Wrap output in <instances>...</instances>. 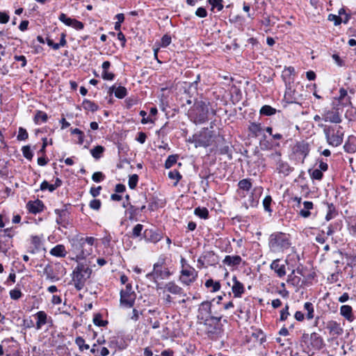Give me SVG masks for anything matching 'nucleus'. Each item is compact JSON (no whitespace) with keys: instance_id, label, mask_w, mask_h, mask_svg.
I'll return each mask as SVG.
<instances>
[{"instance_id":"nucleus-1","label":"nucleus","mask_w":356,"mask_h":356,"mask_svg":"<svg viewBox=\"0 0 356 356\" xmlns=\"http://www.w3.org/2000/svg\"><path fill=\"white\" fill-rule=\"evenodd\" d=\"M216 298L211 301H204L200 304L197 309V319L206 326H211L210 322L214 324V329L218 326L222 318L218 311L213 310Z\"/></svg>"},{"instance_id":"nucleus-2","label":"nucleus","mask_w":356,"mask_h":356,"mask_svg":"<svg viewBox=\"0 0 356 356\" xmlns=\"http://www.w3.org/2000/svg\"><path fill=\"white\" fill-rule=\"evenodd\" d=\"M95 240V238L92 236L81 237L74 240L72 248L77 260L83 259L92 254Z\"/></svg>"},{"instance_id":"nucleus-3","label":"nucleus","mask_w":356,"mask_h":356,"mask_svg":"<svg viewBox=\"0 0 356 356\" xmlns=\"http://www.w3.org/2000/svg\"><path fill=\"white\" fill-rule=\"evenodd\" d=\"M268 245L273 252H283L291 245L289 235L282 232L273 233L270 236Z\"/></svg>"},{"instance_id":"nucleus-4","label":"nucleus","mask_w":356,"mask_h":356,"mask_svg":"<svg viewBox=\"0 0 356 356\" xmlns=\"http://www.w3.org/2000/svg\"><path fill=\"white\" fill-rule=\"evenodd\" d=\"M92 269L87 265L79 263L72 273V281L76 290L81 291L88 279L90 277Z\"/></svg>"},{"instance_id":"nucleus-5","label":"nucleus","mask_w":356,"mask_h":356,"mask_svg":"<svg viewBox=\"0 0 356 356\" xmlns=\"http://www.w3.org/2000/svg\"><path fill=\"white\" fill-rule=\"evenodd\" d=\"M166 257L161 255L153 266V270L146 275L147 278L156 282L157 280H165L172 275L170 270L165 266Z\"/></svg>"},{"instance_id":"nucleus-6","label":"nucleus","mask_w":356,"mask_h":356,"mask_svg":"<svg viewBox=\"0 0 356 356\" xmlns=\"http://www.w3.org/2000/svg\"><path fill=\"white\" fill-rule=\"evenodd\" d=\"M324 134L328 144L333 147H338L343 142V132L340 126L335 132L332 127H325L324 129Z\"/></svg>"},{"instance_id":"nucleus-7","label":"nucleus","mask_w":356,"mask_h":356,"mask_svg":"<svg viewBox=\"0 0 356 356\" xmlns=\"http://www.w3.org/2000/svg\"><path fill=\"white\" fill-rule=\"evenodd\" d=\"M197 277V272L190 265H186V268H182L180 271L179 281L184 285L189 286Z\"/></svg>"},{"instance_id":"nucleus-8","label":"nucleus","mask_w":356,"mask_h":356,"mask_svg":"<svg viewBox=\"0 0 356 356\" xmlns=\"http://www.w3.org/2000/svg\"><path fill=\"white\" fill-rule=\"evenodd\" d=\"M270 157L276 161V170L279 174L288 176L293 170V168L291 167L287 162L281 160L280 152L271 154Z\"/></svg>"},{"instance_id":"nucleus-9","label":"nucleus","mask_w":356,"mask_h":356,"mask_svg":"<svg viewBox=\"0 0 356 356\" xmlns=\"http://www.w3.org/2000/svg\"><path fill=\"white\" fill-rule=\"evenodd\" d=\"M211 137L212 136L211 132L208 130V129H204L200 133V134L193 136V142L195 143V146L196 147L209 146L211 144Z\"/></svg>"},{"instance_id":"nucleus-10","label":"nucleus","mask_w":356,"mask_h":356,"mask_svg":"<svg viewBox=\"0 0 356 356\" xmlns=\"http://www.w3.org/2000/svg\"><path fill=\"white\" fill-rule=\"evenodd\" d=\"M143 237L145 241L156 243L162 239L163 234L157 229H147L144 231Z\"/></svg>"},{"instance_id":"nucleus-11","label":"nucleus","mask_w":356,"mask_h":356,"mask_svg":"<svg viewBox=\"0 0 356 356\" xmlns=\"http://www.w3.org/2000/svg\"><path fill=\"white\" fill-rule=\"evenodd\" d=\"M136 298V293L120 291V305L127 308H131L134 305Z\"/></svg>"},{"instance_id":"nucleus-12","label":"nucleus","mask_w":356,"mask_h":356,"mask_svg":"<svg viewBox=\"0 0 356 356\" xmlns=\"http://www.w3.org/2000/svg\"><path fill=\"white\" fill-rule=\"evenodd\" d=\"M238 189L237 191L238 194L241 197H245L246 193L249 192L251 189L252 184L250 179H243L238 183Z\"/></svg>"},{"instance_id":"nucleus-13","label":"nucleus","mask_w":356,"mask_h":356,"mask_svg":"<svg viewBox=\"0 0 356 356\" xmlns=\"http://www.w3.org/2000/svg\"><path fill=\"white\" fill-rule=\"evenodd\" d=\"M55 213L57 215L56 222L58 225H62L66 227L68 224L69 213L66 209H55Z\"/></svg>"},{"instance_id":"nucleus-14","label":"nucleus","mask_w":356,"mask_h":356,"mask_svg":"<svg viewBox=\"0 0 356 356\" xmlns=\"http://www.w3.org/2000/svg\"><path fill=\"white\" fill-rule=\"evenodd\" d=\"M310 345L314 350H321L325 346L323 338L316 332H312L309 336Z\"/></svg>"},{"instance_id":"nucleus-15","label":"nucleus","mask_w":356,"mask_h":356,"mask_svg":"<svg viewBox=\"0 0 356 356\" xmlns=\"http://www.w3.org/2000/svg\"><path fill=\"white\" fill-rule=\"evenodd\" d=\"M326 327L329 330L330 334L333 336H340L343 332V329L340 323L335 321H328Z\"/></svg>"},{"instance_id":"nucleus-16","label":"nucleus","mask_w":356,"mask_h":356,"mask_svg":"<svg viewBox=\"0 0 356 356\" xmlns=\"http://www.w3.org/2000/svg\"><path fill=\"white\" fill-rule=\"evenodd\" d=\"M261 194L260 188H254V190L251 192L250 196L245 204L248 207H255L257 206L259 203V200Z\"/></svg>"},{"instance_id":"nucleus-17","label":"nucleus","mask_w":356,"mask_h":356,"mask_svg":"<svg viewBox=\"0 0 356 356\" xmlns=\"http://www.w3.org/2000/svg\"><path fill=\"white\" fill-rule=\"evenodd\" d=\"M165 291L174 294V295H181L186 296V293H184V290L179 285L175 284L174 282H169L164 286Z\"/></svg>"},{"instance_id":"nucleus-18","label":"nucleus","mask_w":356,"mask_h":356,"mask_svg":"<svg viewBox=\"0 0 356 356\" xmlns=\"http://www.w3.org/2000/svg\"><path fill=\"white\" fill-rule=\"evenodd\" d=\"M233 280V286L232 287V292L235 298H241L242 294L245 291L243 284L239 282L236 276H234L232 278Z\"/></svg>"},{"instance_id":"nucleus-19","label":"nucleus","mask_w":356,"mask_h":356,"mask_svg":"<svg viewBox=\"0 0 356 356\" xmlns=\"http://www.w3.org/2000/svg\"><path fill=\"white\" fill-rule=\"evenodd\" d=\"M44 207V205L43 202L40 200H37L34 202H29L27 204V209L29 211L30 213H38L43 211Z\"/></svg>"},{"instance_id":"nucleus-20","label":"nucleus","mask_w":356,"mask_h":356,"mask_svg":"<svg viewBox=\"0 0 356 356\" xmlns=\"http://www.w3.org/2000/svg\"><path fill=\"white\" fill-rule=\"evenodd\" d=\"M242 261V259L239 255H227L224 258L222 263L230 267L238 266Z\"/></svg>"},{"instance_id":"nucleus-21","label":"nucleus","mask_w":356,"mask_h":356,"mask_svg":"<svg viewBox=\"0 0 356 356\" xmlns=\"http://www.w3.org/2000/svg\"><path fill=\"white\" fill-rule=\"evenodd\" d=\"M280 259L274 260L270 264V268L279 277H282L286 275L285 266L280 264Z\"/></svg>"},{"instance_id":"nucleus-22","label":"nucleus","mask_w":356,"mask_h":356,"mask_svg":"<svg viewBox=\"0 0 356 356\" xmlns=\"http://www.w3.org/2000/svg\"><path fill=\"white\" fill-rule=\"evenodd\" d=\"M323 120L325 122H330L332 123H340L341 122V118L339 113L337 111H327L324 117Z\"/></svg>"},{"instance_id":"nucleus-23","label":"nucleus","mask_w":356,"mask_h":356,"mask_svg":"<svg viewBox=\"0 0 356 356\" xmlns=\"http://www.w3.org/2000/svg\"><path fill=\"white\" fill-rule=\"evenodd\" d=\"M295 151L303 156V159L306 158L309 152V144L303 141L299 142L295 146Z\"/></svg>"},{"instance_id":"nucleus-24","label":"nucleus","mask_w":356,"mask_h":356,"mask_svg":"<svg viewBox=\"0 0 356 356\" xmlns=\"http://www.w3.org/2000/svg\"><path fill=\"white\" fill-rule=\"evenodd\" d=\"M340 314L349 322H353L355 319L353 314V309L350 305H342L340 308Z\"/></svg>"},{"instance_id":"nucleus-25","label":"nucleus","mask_w":356,"mask_h":356,"mask_svg":"<svg viewBox=\"0 0 356 356\" xmlns=\"http://www.w3.org/2000/svg\"><path fill=\"white\" fill-rule=\"evenodd\" d=\"M37 318L36 329L40 330L41 327L47 323V315L44 311H40L35 314Z\"/></svg>"},{"instance_id":"nucleus-26","label":"nucleus","mask_w":356,"mask_h":356,"mask_svg":"<svg viewBox=\"0 0 356 356\" xmlns=\"http://www.w3.org/2000/svg\"><path fill=\"white\" fill-rule=\"evenodd\" d=\"M344 150L348 153H353L356 151V138H350L343 145Z\"/></svg>"},{"instance_id":"nucleus-27","label":"nucleus","mask_w":356,"mask_h":356,"mask_svg":"<svg viewBox=\"0 0 356 356\" xmlns=\"http://www.w3.org/2000/svg\"><path fill=\"white\" fill-rule=\"evenodd\" d=\"M50 254L56 257H64L66 254L65 248L63 245H57L51 250Z\"/></svg>"},{"instance_id":"nucleus-28","label":"nucleus","mask_w":356,"mask_h":356,"mask_svg":"<svg viewBox=\"0 0 356 356\" xmlns=\"http://www.w3.org/2000/svg\"><path fill=\"white\" fill-rule=\"evenodd\" d=\"M82 106L84 110L92 112H95L99 109V106L97 104L88 99H84L83 101Z\"/></svg>"},{"instance_id":"nucleus-29","label":"nucleus","mask_w":356,"mask_h":356,"mask_svg":"<svg viewBox=\"0 0 356 356\" xmlns=\"http://www.w3.org/2000/svg\"><path fill=\"white\" fill-rule=\"evenodd\" d=\"M208 110L195 111V122L202 124L207 120Z\"/></svg>"},{"instance_id":"nucleus-30","label":"nucleus","mask_w":356,"mask_h":356,"mask_svg":"<svg viewBox=\"0 0 356 356\" xmlns=\"http://www.w3.org/2000/svg\"><path fill=\"white\" fill-rule=\"evenodd\" d=\"M304 209L300 211V215L304 218H308L310 216L309 210L313 209V203L310 201L303 202Z\"/></svg>"},{"instance_id":"nucleus-31","label":"nucleus","mask_w":356,"mask_h":356,"mask_svg":"<svg viewBox=\"0 0 356 356\" xmlns=\"http://www.w3.org/2000/svg\"><path fill=\"white\" fill-rule=\"evenodd\" d=\"M203 259L206 260L208 265H213L215 264L217 261L216 259V256L215 255L214 252L212 251H207L205 252L202 256Z\"/></svg>"},{"instance_id":"nucleus-32","label":"nucleus","mask_w":356,"mask_h":356,"mask_svg":"<svg viewBox=\"0 0 356 356\" xmlns=\"http://www.w3.org/2000/svg\"><path fill=\"white\" fill-rule=\"evenodd\" d=\"M304 309L307 312L306 318L311 320L314 317V307L312 302H307L304 304Z\"/></svg>"},{"instance_id":"nucleus-33","label":"nucleus","mask_w":356,"mask_h":356,"mask_svg":"<svg viewBox=\"0 0 356 356\" xmlns=\"http://www.w3.org/2000/svg\"><path fill=\"white\" fill-rule=\"evenodd\" d=\"M194 213L202 219L209 218V211L205 207H197L195 209Z\"/></svg>"},{"instance_id":"nucleus-34","label":"nucleus","mask_w":356,"mask_h":356,"mask_svg":"<svg viewBox=\"0 0 356 356\" xmlns=\"http://www.w3.org/2000/svg\"><path fill=\"white\" fill-rule=\"evenodd\" d=\"M276 113V109L269 105H264L260 109V114L266 116H270Z\"/></svg>"},{"instance_id":"nucleus-35","label":"nucleus","mask_w":356,"mask_h":356,"mask_svg":"<svg viewBox=\"0 0 356 356\" xmlns=\"http://www.w3.org/2000/svg\"><path fill=\"white\" fill-rule=\"evenodd\" d=\"M104 151V147L103 146L97 145L90 149V153L95 159H99L102 157Z\"/></svg>"},{"instance_id":"nucleus-36","label":"nucleus","mask_w":356,"mask_h":356,"mask_svg":"<svg viewBox=\"0 0 356 356\" xmlns=\"http://www.w3.org/2000/svg\"><path fill=\"white\" fill-rule=\"evenodd\" d=\"M205 286L207 288L212 287V292H216L220 289V284L219 282H214L212 279H209L205 282Z\"/></svg>"},{"instance_id":"nucleus-37","label":"nucleus","mask_w":356,"mask_h":356,"mask_svg":"<svg viewBox=\"0 0 356 356\" xmlns=\"http://www.w3.org/2000/svg\"><path fill=\"white\" fill-rule=\"evenodd\" d=\"M48 119L47 113L43 111H38L35 115L34 121L36 124H39L40 122H45Z\"/></svg>"},{"instance_id":"nucleus-38","label":"nucleus","mask_w":356,"mask_h":356,"mask_svg":"<svg viewBox=\"0 0 356 356\" xmlns=\"http://www.w3.org/2000/svg\"><path fill=\"white\" fill-rule=\"evenodd\" d=\"M286 92H285V97L291 98V99L296 100L298 99V96L295 93L294 90H292L291 89V84L290 83H286Z\"/></svg>"},{"instance_id":"nucleus-39","label":"nucleus","mask_w":356,"mask_h":356,"mask_svg":"<svg viewBox=\"0 0 356 356\" xmlns=\"http://www.w3.org/2000/svg\"><path fill=\"white\" fill-rule=\"evenodd\" d=\"M127 95V90L124 86H118L116 87V89L115 90V96L117 98L122 99L124 97H126Z\"/></svg>"},{"instance_id":"nucleus-40","label":"nucleus","mask_w":356,"mask_h":356,"mask_svg":"<svg viewBox=\"0 0 356 356\" xmlns=\"http://www.w3.org/2000/svg\"><path fill=\"white\" fill-rule=\"evenodd\" d=\"M309 173L312 179L321 180L323 177V172L319 169L309 170Z\"/></svg>"},{"instance_id":"nucleus-41","label":"nucleus","mask_w":356,"mask_h":356,"mask_svg":"<svg viewBox=\"0 0 356 356\" xmlns=\"http://www.w3.org/2000/svg\"><path fill=\"white\" fill-rule=\"evenodd\" d=\"M208 2L212 10L216 8L218 11H221L223 9L222 0H208Z\"/></svg>"},{"instance_id":"nucleus-42","label":"nucleus","mask_w":356,"mask_h":356,"mask_svg":"<svg viewBox=\"0 0 356 356\" xmlns=\"http://www.w3.org/2000/svg\"><path fill=\"white\" fill-rule=\"evenodd\" d=\"M71 134L73 135H76L78 136V143L79 145H82L84 141V134L80 129L75 128L71 129Z\"/></svg>"},{"instance_id":"nucleus-43","label":"nucleus","mask_w":356,"mask_h":356,"mask_svg":"<svg viewBox=\"0 0 356 356\" xmlns=\"http://www.w3.org/2000/svg\"><path fill=\"white\" fill-rule=\"evenodd\" d=\"M59 20L66 26H72L74 19L68 17L65 13H61L58 17Z\"/></svg>"},{"instance_id":"nucleus-44","label":"nucleus","mask_w":356,"mask_h":356,"mask_svg":"<svg viewBox=\"0 0 356 356\" xmlns=\"http://www.w3.org/2000/svg\"><path fill=\"white\" fill-rule=\"evenodd\" d=\"M127 204H129V207L127 210V212L129 214V219H132L134 218L135 216L138 214L139 207H137L136 206L134 205H131L130 202H127Z\"/></svg>"},{"instance_id":"nucleus-45","label":"nucleus","mask_w":356,"mask_h":356,"mask_svg":"<svg viewBox=\"0 0 356 356\" xmlns=\"http://www.w3.org/2000/svg\"><path fill=\"white\" fill-rule=\"evenodd\" d=\"M23 156L28 160H31L33 154L29 145L23 146L22 148Z\"/></svg>"},{"instance_id":"nucleus-46","label":"nucleus","mask_w":356,"mask_h":356,"mask_svg":"<svg viewBox=\"0 0 356 356\" xmlns=\"http://www.w3.org/2000/svg\"><path fill=\"white\" fill-rule=\"evenodd\" d=\"M177 155H170L165 161V168L168 169L177 163Z\"/></svg>"},{"instance_id":"nucleus-47","label":"nucleus","mask_w":356,"mask_h":356,"mask_svg":"<svg viewBox=\"0 0 356 356\" xmlns=\"http://www.w3.org/2000/svg\"><path fill=\"white\" fill-rule=\"evenodd\" d=\"M75 343L79 346L80 350L81 351H83V350H88L90 348L89 345L86 344L85 340L81 337H76Z\"/></svg>"},{"instance_id":"nucleus-48","label":"nucleus","mask_w":356,"mask_h":356,"mask_svg":"<svg viewBox=\"0 0 356 356\" xmlns=\"http://www.w3.org/2000/svg\"><path fill=\"white\" fill-rule=\"evenodd\" d=\"M200 76L197 75L196 80L194 81L193 82L189 83L188 90L192 92L193 95L197 94V85H198V83L200 82Z\"/></svg>"},{"instance_id":"nucleus-49","label":"nucleus","mask_w":356,"mask_h":356,"mask_svg":"<svg viewBox=\"0 0 356 356\" xmlns=\"http://www.w3.org/2000/svg\"><path fill=\"white\" fill-rule=\"evenodd\" d=\"M249 130L252 134L257 136L261 131V127L260 124L252 122L249 127Z\"/></svg>"},{"instance_id":"nucleus-50","label":"nucleus","mask_w":356,"mask_h":356,"mask_svg":"<svg viewBox=\"0 0 356 356\" xmlns=\"http://www.w3.org/2000/svg\"><path fill=\"white\" fill-rule=\"evenodd\" d=\"M195 109L194 111H202L204 110H208L206 104L202 101L195 100L194 102Z\"/></svg>"},{"instance_id":"nucleus-51","label":"nucleus","mask_w":356,"mask_h":356,"mask_svg":"<svg viewBox=\"0 0 356 356\" xmlns=\"http://www.w3.org/2000/svg\"><path fill=\"white\" fill-rule=\"evenodd\" d=\"M143 229V225L141 224H137L132 229L131 236L133 238H137L141 235V232Z\"/></svg>"},{"instance_id":"nucleus-52","label":"nucleus","mask_w":356,"mask_h":356,"mask_svg":"<svg viewBox=\"0 0 356 356\" xmlns=\"http://www.w3.org/2000/svg\"><path fill=\"white\" fill-rule=\"evenodd\" d=\"M138 181V176L136 174L132 175L129 178V186L131 189H134Z\"/></svg>"},{"instance_id":"nucleus-53","label":"nucleus","mask_w":356,"mask_h":356,"mask_svg":"<svg viewBox=\"0 0 356 356\" xmlns=\"http://www.w3.org/2000/svg\"><path fill=\"white\" fill-rule=\"evenodd\" d=\"M29 134L25 129L23 127L19 128L18 135L17 138L18 140H25L28 138Z\"/></svg>"},{"instance_id":"nucleus-54","label":"nucleus","mask_w":356,"mask_h":356,"mask_svg":"<svg viewBox=\"0 0 356 356\" xmlns=\"http://www.w3.org/2000/svg\"><path fill=\"white\" fill-rule=\"evenodd\" d=\"M272 202V198L270 195L266 196L263 200V206L264 210L268 212H271L272 210L270 209V204Z\"/></svg>"},{"instance_id":"nucleus-55","label":"nucleus","mask_w":356,"mask_h":356,"mask_svg":"<svg viewBox=\"0 0 356 356\" xmlns=\"http://www.w3.org/2000/svg\"><path fill=\"white\" fill-rule=\"evenodd\" d=\"M93 323L97 326H105L107 324V321H104L102 319V316L99 314H96L93 318Z\"/></svg>"},{"instance_id":"nucleus-56","label":"nucleus","mask_w":356,"mask_h":356,"mask_svg":"<svg viewBox=\"0 0 356 356\" xmlns=\"http://www.w3.org/2000/svg\"><path fill=\"white\" fill-rule=\"evenodd\" d=\"M168 177L171 179H175L176 180L175 185H176L177 184V182L181 179V175L177 170H175L172 171H170L168 172Z\"/></svg>"},{"instance_id":"nucleus-57","label":"nucleus","mask_w":356,"mask_h":356,"mask_svg":"<svg viewBox=\"0 0 356 356\" xmlns=\"http://www.w3.org/2000/svg\"><path fill=\"white\" fill-rule=\"evenodd\" d=\"M328 20L331 21V22H334V24L335 26H338V25L341 24V23L343 21V19L340 16L333 15V14H330L328 15Z\"/></svg>"},{"instance_id":"nucleus-58","label":"nucleus","mask_w":356,"mask_h":356,"mask_svg":"<svg viewBox=\"0 0 356 356\" xmlns=\"http://www.w3.org/2000/svg\"><path fill=\"white\" fill-rule=\"evenodd\" d=\"M22 293L19 289H15L10 291V298L13 300H18L22 296Z\"/></svg>"},{"instance_id":"nucleus-59","label":"nucleus","mask_w":356,"mask_h":356,"mask_svg":"<svg viewBox=\"0 0 356 356\" xmlns=\"http://www.w3.org/2000/svg\"><path fill=\"white\" fill-rule=\"evenodd\" d=\"M104 179L105 175L102 172H96L92 176V181L97 183L102 181Z\"/></svg>"},{"instance_id":"nucleus-60","label":"nucleus","mask_w":356,"mask_h":356,"mask_svg":"<svg viewBox=\"0 0 356 356\" xmlns=\"http://www.w3.org/2000/svg\"><path fill=\"white\" fill-rule=\"evenodd\" d=\"M102 77L104 80L112 81L115 78V74L108 70H102Z\"/></svg>"},{"instance_id":"nucleus-61","label":"nucleus","mask_w":356,"mask_h":356,"mask_svg":"<svg viewBox=\"0 0 356 356\" xmlns=\"http://www.w3.org/2000/svg\"><path fill=\"white\" fill-rule=\"evenodd\" d=\"M102 205V202L99 200L94 199L90 202L89 206L90 209L98 211Z\"/></svg>"},{"instance_id":"nucleus-62","label":"nucleus","mask_w":356,"mask_h":356,"mask_svg":"<svg viewBox=\"0 0 356 356\" xmlns=\"http://www.w3.org/2000/svg\"><path fill=\"white\" fill-rule=\"evenodd\" d=\"M289 305H286L284 308H283L280 312V321H285L288 316L290 315L289 312Z\"/></svg>"},{"instance_id":"nucleus-63","label":"nucleus","mask_w":356,"mask_h":356,"mask_svg":"<svg viewBox=\"0 0 356 356\" xmlns=\"http://www.w3.org/2000/svg\"><path fill=\"white\" fill-rule=\"evenodd\" d=\"M147 113L145 111H140V115L143 117L141 123L145 124L148 122L152 123L154 121L149 117L146 118Z\"/></svg>"},{"instance_id":"nucleus-64","label":"nucleus","mask_w":356,"mask_h":356,"mask_svg":"<svg viewBox=\"0 0 356 356\" xmlns=\"http://www.w3.org/2000/svg\"><path fill=\"white\" fill-rule=\"evenodd\" d=\"M171 43V37L168 35H164L161 38V46L166 47Z\"/></svg>"}]
</instances>
